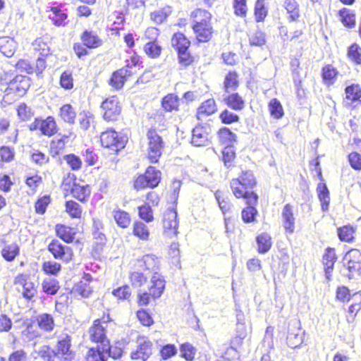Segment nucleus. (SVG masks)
I'll return each mask as SVG.
<instances>
[{"label": "nucleus", "mask_w": 361, "mask_h": 361, "mask_svg": "<svg viewBox=\"0 0 361 361\" xmlns=\"http://www.w3.org/2000/svg\"><path fill=\"white\" fill-rule=\"evenodd\" d=\"M194 20L192 29L199 42H208L212 36L213 28L210 21L212 15L203 9H197L192 14Z\"/></svg>", "instance_id": "1"}, {"label": "nucleus", "mask_w": 361, "mask_h": 361, "mask_svg": "<svg viewBox=\"0 0 361 361\" xmlns=\"http://www.w3.org/2000/svg\"><path fill=\"white\" fill-rule=\"evenodd\" d=\"M147 136L148 139L147 157L151 163H157L164 149L162 138L154 130H149Z\"/></svg>", "instance_id": "2"}, {"label": "nucleus", "mask_w": 361, "mask_h": 361, "mask_svg": "<svg viewBox=\"0 0 361 361\" xmlns=\"http://www.w3.org/2000/svg\"><path fill=\"white\" fill-rule=\"evenodd\" d=\"M100 140L103 147L118 152L120 149L125 147L127 137L123 135H119L115 130L109 129L102 133Z\"/></svg>", "instance_id": "3"}, {"label": "nucleus", "mask_w": 361, "mask_h": 361, "mask_svg": "<svg viewBox=\"0 0 361 361\" xmlns=\"http://www.w3.org/2000/svg\"><path fill=\"white\" fill-rule=\"evenodd\" d=\"M103 118L108 121H116L121 112V106L118 98L115 96L106 99L101 105Z\"/></svg>", "instance_id": "4"}, {"label": "nucleus", "mask_w": 361, "mask_h": 361, "mask_svg": "<svg viewBox=\"0 0 361 361\" xmlns=\"http://www.w3.org/2000/svg\"><path fill=\"white\" fill-rule=\"evenodd\" d=\"M164 234L172 238L178 233V213L176 209H167L164 214L163 220Z\"/></svg>", "instance_id": "5"}, {"label": "nucleus", "mask_w": 361, "mask_h": 361, "mask_svg": "<svg viewBox=\"0 0 361 361\" xmlns=\"http://www.w3.org/2000/svg\"><path fill=\"white\" fill-rule=\"evenodd\" d=\"M347 268L350 272L349 278L361 274V252L357 249L349 250L344 258Z\"/></svg>", "instance_id": "6"}, {"label": "nucleus", "mask_w": 361, "mask_h": 361, "mask_svg": "<svg viewBox=\"0 0 361 361\" xmlns=\"http://www.w3.org/2000/svg\"><path fill=\"white\" fill-rule=\"evenodd\" d=\"M137 347L130 354L133 360L146 361L152 354V342L145 336H140L137 340Z\"/></svg>", "instance_id": "7"}, {"label": "nucleus", "mask_w": 361, "mask_h": 361, "mask_svg": "<svg viewBox=\"0 0 361 361\" xmlns=\"http://www.w3.org/2000/svg\"><path fill=\"white\" fill-rule=\"evenodd\" d=\"M71 337L66 334L59 337L55 356L62 361H72L74 359V353L70 349Z\"/></svg>", "instance_id": "8"}, {"label": "nucleus", "mask_w": 361, "mask_h": 361, "mask_svg": "<svg viewBox=\"0 0 361 361\" xmlns=\"http://www.w3.org/2000/svg\"><path fill=\"white\" fill-rule=\"evenodd\" d=\"M48 250L56 259H59L65 262H69L72 259V249L68 246L63 245L58 240H53L49 244Z\"/></svg>", "instance_id": "9"}, {"label": "nucleus", "mask_w": 361, "mask_h": 361, "mask_svg": "<svg viewBox=\"0 0 361 361\" xmlns=\"http://www.w3.org/2000/svg\"><path fill=\"white\" fill-rule=\"evenodd\" d=\"M136 266L140 270L148 271L154 274L159 269V259L154 255H145L137 260Z\"/></svg>", "instance_id": "10"}, {"label": "nucleus", "mask_w": 361, "mask_h": 361, "mask_svg": "<svg viewBox=\"0 0 361 361\" xmlns=\"http://www.w3.org/2000/svg\"><path fill=\"white\" fill-rule=\"evenodd\" d=\"M15 283L22 286V294L25 298L31 299L37 293L35 283L27 274L18 275L15 279Z\"/></svg>", "instance_id": "11"}, {"label": "nucleus", "mask_w": 361, "mask_h": 361, "mask_svg": "<svg viewBox=\"0 0 361 361\" xmlns=\"http://www.w3.org/2000/svg\"><path fill=\"white\" fill-rule=\"evenodd\" d=\"M29 87L30 82L27 77L21 75H16L9 82L6 92H7V94H9L11 91H13L19 96L23 95Z\"/></svg>", "instance_id": "12"}, {"label": "nucleus", "mask_w": 361, "mask_h": 361, "mask_svg": "<svg viewBox=\"0 0 361 361\" xmlns=\"http://www.w3.org/2000/svg\"><path fill=\"white\" fill-rule=\"evenodd\" d=\"M166 281L164 277L158 272H155L152 276L148 286V291L153 299L161 297L165 288Z\"/></svg>", "instance_id": "13"}, {"label": "nucleus", "mask_w": 361, "mask_h": 361, "mask_svg": "<svg viewBox=\"0 0 361 361\" xmlns=\"http://www.w3.org/2000/svg\"><path fill=\"white\" fill-rule=\"evenodd\" d=\"M31 130L39 129L44 135L51 136L56 133V125L52 117H48L45 120H35L30 126Z\"/></svg>", "instance_id": "14"}, {"label": "nucleus", "mask_w": 361, "mask_h": 361, "mask_svg": "<svg viewBox=\"0 0 361 361\" xmlns=\"http://www.w3.org/2000/svg\"><path fill=\"white\" fill-rule=\"evenodd\" d=\"M111 355V348L109 345L99 346L97 348H90L86 356V361H106Z\"/></svg>", "instance_id": "15"}, {"label": "nucleus", "mask_w": 361, "mask_h": 361, "mask_svg": "<svg viewBox=\"0 0 361 361\" xmlns=\"http://www.w3.org/2000/svg\"><path fill=\"white\" fill-rule=\"evenodd\" d=\"M1 256L7 262H13L20 253V247L16 243L7 244L4 237L0 238Z\"/></svg>", "instance_id": "16"}, {"label": "nucleus", "mask_w": 361, "mask_h": 361, "mask_svg": "<svg viewBox=\"0 0 361 361\" xmlns=\"http://www.w3.org/2000/svg\"><path fill=\"white\" fill-rule=\"evenodd\" d=\"M282 224L286 233L292 234L295 231V217L293 215V208L286 204L282 210Z\"/></svg>", "instance_id": "17"}, {"label": "nucleus", "mask_w": 361, "mask_h": 361, "mask_svg": "<svg viewBox=\"0 0 361 361\" xmlns=\"http://www.w3.org/2000/svg\"><path fill=\"white\" fill-rule=\"evenodd\" d=\"M105 328L106 326L102 325L100 320L98 319L94 321L93 326L89 331L91 340L97 343H101L102 346H104V344L109 345L106 338Z\"/></svg>", "instance_id": "18"}, {"label": "nucleus", "mask_w": 361, "mask_h": 361, "mask_svg": "<svg viewBox=\"0 0 361 361\" xmlns=\"http://www.w3.org/2000/svg\"><path fill=\"white\" fill-rule=\"evenodd\" d=\"M209 135L205 128L197 126L192 130V144L195 146H206L209 144Z\"/></svg>", "instance_id": "19"}, {"label": "nucleus", "mask_w": 361, "mask_h": 361, "mask_svg": "<svg viewBox=\"0 0 361 361\" xmlns=\"http://www.w3.org/2000/svg\"><path fill=\"white\" fill-rule=\"evenodd\" d=\"M132 72L127 68H121L114 72L109 80V85L116 90L121 89L126 78L130 76Z\"/></svg>", "instance_id": "20"}, {"label": "nucleus", "mask_w": 361, "mask_h": 361, "mask_svg": "<svg viewBox=\"0 0 361 361\" xmlns=\"http://www.w3.org/2000/svg\"><path fill=\"white\" fill-rule=\"evenodd\" d=\"M81 39L83 44L90 49L97 48L102 44V40L92 31H85L81 36Z\"/></svg>", "instance_id": "21"}, {"label": "nucleus", "mask_w": 361, "mask_h": 361, "mask_svg": "<svg viewBox=\"0 0 361 361\" xmlns=\"http://www.w3.org/2000/svg\"><path fill=\"white\" fill-rule=\"evenodd\" d=\"M171 8L169 6H164L149 14L150 20L157 25L164 23L171 13Z\"/></svg>", "instance_id": "22"}, {"label": "nucleus", "mask_w": 361, "mask_h": 361, "mask_svg": "<svg viewBox=\"0 0 361 361\" xmlns=\"http://www.w3.org/2000/svg\"><path fill=\"white\" fill-rule=\"evenodd\" d=\"M17 49V42L10 37L0 38V51L6 57H11Z\"/></svg>", "instance_id": "23"}, {"label": "nucleus", "mask_w": 361, "mask_h": 361, "mask_svg": "<svg viewBox=\"0 0 361 361\" xmlns=\"http://www.w3.org/2000/svg\"><path fill=\"white\" fill-rule=\"evenodd\" d=\"M216 102L213 99H209L202 102L197 109V116L198 119H202L205 116L212 115L216 111Z\"/></svg>", "instance_id": "24"}, {"label": "nucleus", "mask_w": 361, "mask_h": 361, "mask_svg": "<svg viewBox=\"0 0 361 361\" xmlns=\"http://www.w3.org/2000/svg\"><path fill=\"white\" fill-rule=\"evenodd\" d=\"M49 15V19L56 26L65 25L68 18L67 14L58 6H52Z\"/></svg>", "instance_id": "25"}, {"label": "nucleus", "mask_w": 361, "mask_h": 361, "mask_svg": "<svg viewBox=\"0 0 361 361\" xmlns=\"http://www.w3.org/2000/svg\"><path fill=\"white\" fill-rule=\"evenodd\" d=\"M336 252L334 248H327L323 257V264L325 267L326 276L329 279L330 274L334 269L336 260Z\"/></svg>", "instance_id": "26"}, {"label": "nucleus", "mask_w": 361, "mask_h": 361, "mask_svg": "<svg viewBox=\"0 0 361 361\" xmlns=\"http://www.w3.org/2000/svg\"><path fill=\"white\" fill-rule=\"evenodd\" d=\"M283 6L286 10L290 21H295L300 17L299 5L296 0H285Z\"/></svg>", "instance_id": "27"}, {"label": "nucleus", "mask_w": 361, "mask_h": 361, "mask_svg": "<svg viewBox=\"0 0 361 361\" xmlns=\"http://www.w3.org/2000/svg\"><path fill=\"white\" fill-rule=\"evenodd\" d=\"M303 341V332L299 328L291 330L287 336V344L290 348L300 346Z\"/></svg>", "instance_id": "28"}, {"label": "nucleus", "mask_w": 361, "mask_h": 361, "mask_svg": "<svg viewBox=\"0 0 361 361\" xmlns=\"http://www.w3.org/2000/svg\"><path fill=\"white\" fill-rule=\"evenodd\" d=\"M56 231L57 236L68 243L73 240L75 235L74 228L64 225H57Z\"/></svg>", "instance_id": "29"}, {"label": "nucleus", "mask_w": 361, "mask_h": 361, "mask_svg": "<svg viewBox=\"0 0 361 361\" xmlns=\"http://www.w3.org/2000/svg\"><path fill=\"white\" fill-rule=\"evenodd\" d=\"M224 101L233 109L241 110L244 108V101L238 93H233L230 95H224Z\"/></svg>", "instance_id": "30"}, {"label": "nucleus", "mask_w": 361, "mask_h": 361, "mask_svg": "<svg viewBox=\"0 0 361 361\" xmlns=\"http://www.w3.org/2000/svg\"><path fill=\"white\" fill-rule=\"evenodd\" d=\"M37 322L39 327L46 331H50L54 329V321L52 316L47 313H42L37 316Z\"/></svg>", "instance_id": "31"}, {"label": "nucleus", "mask_w": 361, "mask_h": 361, "mask_svg": "<svg viewBox=\"0 0 361 361\" xmlns=\"http://www.w3.org/2000/svg\"><path fill=\"white\" fill-rule=\"evenodd\" d=\"M190 42L181 32L175 33L171 38V45L177 51L188 49Z\"/></svg>", "instance_id": "32"}, {"label": "nucleus", "mask_w": 361, "mask_h": 361, "mask_svg": "<svg viewBox=\"0 0 361 361\" xmlns=\"http://www.w3.org/2000/svg\"><path fill=\"white\" fill-rule=\"evenodd\" d=\"M113 216L116 224L121 228H126L130 224L131 219L129 214L123 210H114Z\"/></svg>", "instance_id": "33"}, {"label": "nucleus", "mask_w": 361, "mask_h": 361, "mask_svg": "<svg viewBox=\"0 0 361 361\" xmlns=\"http://www.w3.org/2000/svg\"><path fill=\"white\" fill-rule=\"evenodd\" d=\"M71 194L73 197L80 201H85L90 195V190L88 185H80L74 183L71 188Z\"/></svg>", "instance_id": "34"}, {"label": "nucleus", "mask_w": 361, "mask_h": 361, "mask_svg": "<svg viewBox=\"0 0 361 361\" xmlns=\"http://www.w3.org/2000/svg\"><path fill=\"white\" fill-rule=\"evenodd\" d=\"M257 243L258 245V251L259 253L267 252L271 247V238L269 234L262 233L257 237Z\"/></svg>", "instance_id": "35"}, {"label": "nucleus", "mask_w": 361, "mask_h": 361, "mask_svg": "<svg viewBox=\"0 0 361 361\" xmlns=\"http://www.w3.org/2000/svg\"><path fill=\"white\" fill-rule=\"evenodd\" d=\"M59 116L63 121L73 123L76 117V112L71 104H64L60 109Z\"/></svg>", "instance_id": "36"}, {"label": "nucleus", "mask_w": 361, "mask_h": 361, "mask_svg": "<svg viewBox=\"0 0 361 361\" xmlns=\"http://www.w3.org/2000/svg\"><path fill=\"white\" fill-rule=\"evenodd\" d=\"M317 190L319 200L322 203V209L323 211H326L330 201L329 190L326 184L324 183H319Z\"/></svg>", "instance_id": "37"}, {"label": "nucleus", "mask_w": 361, "mask_h": 361, "mask_svg": "<svg viewBox=\"0 0 361 361\" xmlns=\"http://www.w3.org/2000/svg\"><path fill=\"white\" fill-rule=\"evenodd\" d=\"M179 106V99L174 94H169L162 99V106L167 111L178 110Z\"/></svg>", "instance_id": "38"}, {"label": "nucleus", "mask_w": 361, "mask_h": 361, "mask_svg": "<svg viewBox=\"0 0 361 361\" xmlns=\"http://www.w3.org/2000/svg\"><path fill=\"white\" fill-rule=\"evenodd\" d=\"M340 20L342 23L348 27H353L355 25V16L352 11L344 8L339 11Z\"/></svg>", "instance_id": "39"}, {"label": "nucleus", "mask_w": 361, "mask_h": 361, "mask_svg": "<svg viewBox=\"0 0 361 361\" xmlns=\"http://www.w3.org/2000/svg\"><path fill=\"white\" fill-rule=\"evenodd\" d=\"M337 75V70L331 65H326L322 68V79L326 85L334 84Z\"/></svg>", "instance_id": "40"}, {"label": "nucleus", "mask_w": 361, "mask_h": 361, "mask_svg": "<svg viewBox=\"0 0 361 361\" xmlns=\"http://www.w3.org/2000/svg\"><path fill=\"white\" fill-rule=\"evenodd\" d=\"M144 175L149 183V188H152L158 185L161 179V172L159 171L156 170L153 166H149Z\"/></svg>", "instance_id": "41"}, {"label": "nucleus", "mask_w": 361, "mask_h": 361, "mask_svg": "<svg viewBox=\"0 0 361 361\" xmlns=\"http://www.w3.org/2000/svg\"><path fill=\"white\" fill-rule=\"evenodd\" d=\"M43 291L49 295H54L59 290L60 286L59 281L51 277L46 278L42 282Z\"/></svg>", "instance_id": "42"}, {"label": "nucleus", "mask_w": 361, "mask_h": 361, "mask_svg": "<svg viewBox=\"0 0 361 361\" xmlns=\"http://www.w3.org/2000/svg\"><path fill=\"white\" fill-rule=\"evenodd\" d=\"M37 56L47 57L49 54V47L42 38L37 39L32 44Z\"/></svg>", "instance_id": "43"}, {"label": "nucleus", "mask_w": 361, "mask_h": 361, "mask_svg": "<svg viewBox=\"0 0 361 361\" xmlns=\"http://www.w3.org/2000/svg\"><path fill=\"white\" fill-rule=\"evenodd\" d=\"M269 111L272 117L279 119L283 116L284 112L281 102L277 99H272L268 104Z\"/></svg>", "instance_id": "44"}, {"label": "nucleus", "mask_w": 361, "mask_h": 361, "mask_svg": "<svg viewBox=\"0 0 361 361\" xmlns=\"http://www.w3.org/2000/svg\"><path fill=\"white\" fill-rule=\"evenodd\" d=\"M133 234L142 240H147L149 231L147 226L141 221H136L133 224Z\"/></svg>", "instance_id": "45"}, {"label": "nucleus", "mask_w": 361, "mask_h": 361, "mask_svg": "<svg viewBox=\"0 0 361 361\" xmlns=\"http://www.w3.org/2000/svg\"><path fill=\"white\" fill-rule=\"evenodd\" d=\"M224 85L226 93L235 90L238 86L237 73L235 72H229L225 77Z\"/></svg>", "instance_id": "46"}, {"label": "nucleus", "mask_w": 361, "mask_h": 361, "mask_svg": "<svg viewBox=\"0 0 361 361\" xmlns=\"http://www.w3.org/2000/svg\"><path fill=\"white\" fill-rule=\"evenodd\" d=\"M345 99L350 102H355L361 97V88L359 85H351L346 87Z\"/></svg>", "instance_id": "47"}, {"label": "nucleus", "mask_w": 361, "mask_h": 361, "mask_svg": "<svg viewBox=\"0 0 361 361\" xmlns=\"http://www.w3.org/2000/svg\"><path fill=\"white\" fill-rule=\"evenodd\" d=\"M235 179L239 180L242 185H244L247 189L253 188L256 184V180L254 177V175L250 171H243L241 175Z\"/></svg>", "instance_id": "48"}, {"label": "nucleus", "mask_w": 361, "mask_h": 361, "mask_svg": "<svg viewBox=\"0 0 361 361\" xmlns=\"http://www.w3.org/2000/svg\"><path fill=\"white\" fill-rule=\"evenodd\" d=\"M129 278L131 285L135 288L142 287L147 282L145 275L139 271L131 272Z\"/></svg>", "instance_id": "49"}, {"label": "nucleus", "mask_w": 361, "mask_h": 361, "mask_svg": "<svg viewBox=\"0 0 361 361\" xmlns=\"http://www.w3.org/2000/svg\"><path fill=\"white\" fill-rule=\"evenodd\" d=\"M66 211L72 218H80L82 214L81 206L72 200L66 202Z\"/></svg>", "instance_id": "50"}, {"label": "nucleus", "mask_w": 361, "mask_h": 361, "mask_svg": "<svg viewBox=\"0 0 361 361\" xmlns=\"http://www.w3.org/2000/svg\"><path fill=\"white\" fill-rule=\"evenodd\" d=\"M231 188L235 197L241 198L246 195L247 189L239 180L233 178L230 183Z\"/></svg>", "instance_id": "51"}, {"label": "nucleus", "mask_w": 361, "mask_h": 361, "mask_svg": "<svg viewBox=\"0 0 361 361\" xmlns=\"http://www.w3.org/2000/svg\"><path fill=\"white\" fill-rule=\"evenodd\" d=\"M180 356L188 361H192L195 355L196 349L190 343H185L180 345Z\"/></svg>", "instance_id": "52"}, {"label": "nucleus", "mask_w": 361, "mask_h": 361, "mask_svg": "<svg viewBox=\"0 0 361 361\" xmlns=\"http://www.w3.org/2000/svg\"><path fill=\"white\" fill-rule=\"evenodd\" d=\"M348 58L356 64H361V47L356 43L348 49Z\"/></svg>", "instance_id": "53"}, {"label": "nucleus", "mask_w": 361, "mask_h": 361, "mask_svg": "<svg viewBox=\"0 0 361 361\" xmlns=\"http://www.w3.org/2000/svg\"><path fill=\"white\" fill-rule=\"evenodd\" d=\"M354 228L350 226H345L338 229V238L342 241H351L354 238Z\"/></svg>", "instance_id": "54"}, {"label": "nucleus", "mask_w": 361, "mask_h": 361, "mask_svg": "<svg viewBox=\"0 0 361 361\" xmlns=\"http://www.w3.org/2000/svg\"><path fill=\"white\" fill-rule=\"evenodd\" d=\"M68 138V136L63 135L54 140L51 143V152L54 155L59 154L64 149Z\"/></svg>", "instance_id": "55"}, {"label": "nucleus", "mask_w": 361, "mask_h": 361, "mask_svg": "<svg viewBox=\"0 0 361 361\" xmlns=\"http://www.w3.org/2000/svg\"><path fill=\"white\" fill-rule=\"evenodd\" d=\"M74 292L83 298H87L92 290L87 282L80 281L75 286Z\"/></svg>", "instance_id": "56"}, {"label": "nucleus", "mask_w": 361, "mask_h": 361, "mask_svg": "<svg viewBox=\"0 0 361 361\" xmlns=\"http://www.w3.org/2000/svg\"><path fill=\"white\" fill-rule=\"evenodd\" d=\"M112 294L118 300H128L131 295V290L128 286L125 285L114 289Z\"/></svg>", "instance_id": "57"}, {"label": "nucleus", "mask_w": 361, "mask_h": 361, "mask_svg": "<svg viewBox=\"0 0 361 361\" xmlns=\"http://www.w3.org/2000/svg\"><path fill=\"white\" fill-rule=\"evenodd\" d=\"M63 159L72 170L77 171L81 168L82 161L75 154H71L66 155Z\"/></svg>", "instance_id": "58"}, {"label": "nucleus", "mask_w": 361, "mask_h": 361, "mask_svg": "<svg viewBox=\"0 0 361 361\" xmlns=\"http://www.w3.org/2000/svg\"><path fill=\"white\" fill-rule=\"evenodd\" d=\"M93 121L94 116L90 112L83 111L79 114V123L82 129L87 130Z\"/></svg>", "instance_id": "59"}, {"label": "nucleus", "mask_w": 361, "mask_h": 361, "mask_svg": "<svg viewBox=\"0 0 361 361\" xmlns=\"http://www.w3.org/2000/svg\"><path fill=\"white\" fill-rule=\"evenodd\" d=\"M145 53L152 58H156L161 53V47L154 42H149L145 46Z\"/></svg>", "instance_id": "60"}, {"label": "nucleus", "mask_w": 361, "mask_h": 361, "mask_svg": "<svg viewBox=\"0 0 361 361\" xmlns=\"http://www.w3.org/2000/svg\"><path fill=\"white\" fill-rule=\"evenodd\" d=\"M19 118L23 121L30 119L33 116V111L31 108L27 106L25 104H20L17 109Z\"/></svg>", "instance_id": "61"}, {"label": "nucleus", "mask_w": 361, "mask_h": 361, "mask_svg": "<svg viewBox=\"0 0 361 361\" xmlns=\"http://www.w3.org/2000/svg\"><path fill=\"white\" fill-rule=\"evenodd\" d=\"M257 214V209L253 206H248L242 211V219L245 223H250L255 221Z\"/></svg>", "instance_id": "62"}, {"label": "nucleus", "mask_w": 361, "mask_h": 361, "mask_svg": "<svg viewBox=\"0 0 361 361\" xmlns=\"http://www.w3.org/2000/svg\"><path fill=\"white\" fill-rule=\"evenodd\" d=\"M140 217L146 222L153 221L152 210L149 205H142L138 207Z\"/></svg>", "instance_id": "63"}, {"label": "nucleus", "mask_w": 361, "mask_h": 361, "mask_svg": "<svg viewBox=\"0 0 361 361\" xmlns=\"http://www.w3.org/2000/svg\"><path fill=\"white\" fill-rule=\"evenodd\" d=\"M250 43L251 45L262 46L265 43L264 34L259 30H257L250 36Z\"/></svg>", "instance_id": "64"}]
</instances>
